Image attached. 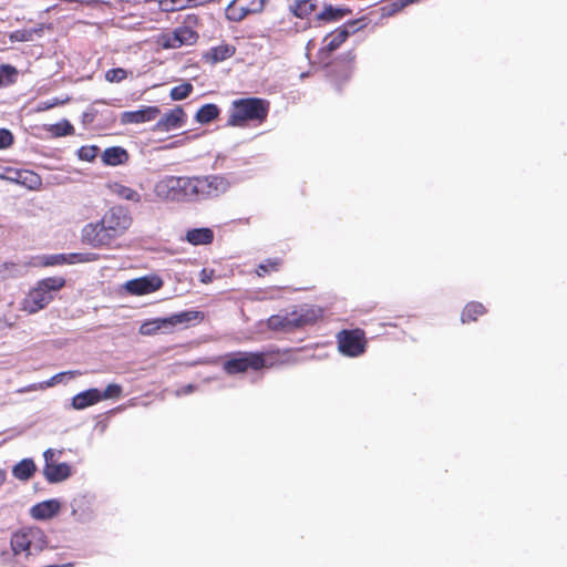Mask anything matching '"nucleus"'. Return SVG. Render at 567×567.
Returning <instances> with one entry per match:
<instances>
[{"instance_id":"37998d69","label":"nucleus","mask_w":567,"mask_h":567,"mask_svg":"<svg viewBox=\"0 0 567 567\" xmlns=\"http://www.w3.org/2000/svg\"><path fill=\"white\" fill-rule=\"evenodd\" d=\"M171 6L166 8L167 11L182 10L189 7L188 0H169Z\"/></svg>"},{"instance_id":"5fc2aeb1","label":"nucleus","mask_w":567,"mask_h":567,"mask_svg":"<svg viewBox=\"0 0 567 567\" xmlns=\"http://www.w3.org/2000/svg\"><path fill=\"white\" fill-rule=\"evenodd\" d=\"M308 75H309V72H303V73H301V74H300V78H301V79H305V78H307Z\"/></svg>"},{"instance_id":"c85d7f7f","label":"nucleus","mask_w":567,"mask_h":567,"mask_svg":"<svg viewBox=\"0 0 567 567\" xmlns=\"http://www.w3.org/2000/svg\"><path fill=\"white\" fill-rule=\"evenodd\" d=\"M113 193L116 194L118 197L130 200V202H134V203L141 202L140 193H137L135 189H133L131 187H127V186H124L121 184H115L113 186Z\"/></svg>"},{"instance_id":"f03ea898","label":"nucleus","mask_w":567,"mask_h":567,"mask_svg":"<svg viewBox=\"0 0 567 567\" xmlns=\"http://www.w3.org/2000/svg\"><path fill=\"white\" fill-rule=\"evenodd\" d=\"M47 533L38 526H24L10 538L12 557L18 565L29 566L49 547Z\"/></svg>"},{"instance_id":"20e7f679","label":"nucleus","mask_w":567,"mask_h":567,"mask_svg":"<svg viewBox=\"0 0 567 567\" xmlns=\"http://www.w3.org/2000/svg\"><path fill=\"white\" fill-rule=\"evenodd\" d=\"M155 195L167 202L193 203L194 178L193 176H162L154 186Z\"/></svg>"},{"instance_id":"6e6552de","label":"nucleus","mask_w":567,"mask_h":567,"mask_svg":"<svg viewBox=\"0 0 567 567\" xmlns=\"http://www.w3.org/2000/svg\"><path fill=\"white\" fill-rule=\"evenodd\" d=\"M265 365L261 353L235 352L226 357L223 368L228 374L244 373L248 369L259 370Z\"/></svg>"},{"instance_id":"6e6d98bb","label":"nucleus","mask_w":567,"mask_h":567,"mask_svg":"<svg viewBox=\"0 0 567 567\" xmlns=\"http://www.w3.org/2000/svg\"><path fill=\"white\" fill-rule=\"evenodd\" d=\"M145 326L141 327L142 333H148V331H145Z\"/></svg>"},{"instance_id":"c756f323","label":"nucleus","mask_w":567,"mask_h":567,"mask_svg":"<svg viewBox=\"0 0 567 567\" xmlns=\"http://www.w3.org/2000/svg\"><path fill=\"white\" fill-rule=\"evenodd\" d=\"M193 92V85L189 82H185L181 85L174 86L171 90L169 96L173 101H182L189 96Z\"/></svg>"},{"instance_id":"bb28decb","label":"nucleus","mask_w":567,"mask_h":567,"mask_svg":"<svg viewBox=\"0 0 567 567\" xmlns=\"http://www.w3.org/2000/svg\"><path fill=\"white\" fill-rule=\"evenodd\" d=\"M219 109L216 104H205L196 113L195 120L200 124H207L217 118Z\"/></svg>"},{"instance_id":"f257e3e1","label":"nucleus","mask_w":567,"mask_h":567,"mask_svg":"<svg viewBox=\"0 0 567 567\" xmlns=\"http://www.w3.org/2000/svg\"><path fill=\"white\" fill-rule=\"evenodd\" d=\"M132 217L123 206L110 208L96 223L86 224L82 229V241L93 248L110 247L131 226Z\"/></svg>"},{"instance_id":"cd10ccee","label":"nucleus","mask_w":567,"mask_h":567,"mask_svg":"<svg viewBox=\"0 0 567 567\" xmlns=\"http://www.w3.org/2000/svg\"><path fill=\"white\" fill-rule=\"evenodd\" d=\"M18 70L10 64L0 65V87L9 86L17 82Z\"/></svg>"},{"instance_id":"393cba45","label":"nucleus","mask_w":567,"mask_h":567,"mask_svg":"<svg viewBox=\"0 0 567 567\" xmlns=\"http://www.w3.org/2000/svg\"><path fill=\"white\" fill-rule=\"evenodd\" d=\"M349 13L350 10L347 8H336L331 4H326L323 10L317 14V19L320 21H339Z\"/></svg>"},{"instance_id":"9b49d317","label":"nucleus","mask_w":567,"mask_h":567,"mask_svg":"<svg viewBox=\"0 0 567 567\" xmlns=\"http://www.w3.org/2000/svg\"><path fill=\"white\" fill-rule=\"evenodd\" d=\"M198 34L189 27L182 25L172 32L162 35V45L165 49H177L183 45H193L196 43Z\"/></svg>"},{"instance_id":"39448f33","label":"nucleus","mask_w":567,"mask_h":567,"mask_svg":"<svg viewBox=\"0 0 567 567\" xmlns=\"http://www.w3.org/2000/svg\"><path fill=\"white\" fill-rule=\"evenodd\" d=\"M319 310L302 306L285 315H274L267 320L269 329L278 332H293L313 323L319 317Z\"/></svg>"},{"instance_id":"a19ab883","label":"nucleus","mask_w":567,"mask_h":567,"mask_svg":"<svg viewBox=\"0 0 567 567\" xmlns=\"http://www.w3.org/2000/svg\"><path fill=\"white\" fill-rule=\"evenodd\" d=\"M66 264L65 254L51 255L45 257V266L63 265Z\"/></svg>"},{"instance_id":"de8ad7c7","label":"nucleus","mask_w":567,"mask_h":567,"mask_svg":"<svg viewBox=\"0 0 567 567\" xmlns=\"http://www.w3.org/2000/svg\"><path fill=\"white\" fill-rule=\"evenodd\" d=\"M32 32L33 31H31V30L30 31H28V30L17 31L16 38L21 41H30V40H32Z\"/></svg>"},{"instance_id":"5701e85b","label":"nucleus","mask_w":567,"mask_h":567,"mask_svg":"<svg viewBox=\"0 0 567 567\" xmlns=\"http://www.w3.org/2000/svg\"><path fill=\"white\" fill-rule=\"evenodd\" d=\"M28 267V262H4L0 265V280L9 277H21L25 274Z\"/></svg>"},{"instance_id":"f3484780","label":"nucleus","mask_w":567,"mask_h":567,"mask_svg":"<svg viewBox=\"0 0 567 567\" xmlns=\"http://www.w3.org/2000/svg\"><path fill=\"white\" fill-rule=\"evenodd\" d=\"M72 475V467L68 463H55L43 466V476L50 484L61 483Z\"/></svg>"},{"instance_id":"c9c22d12","label":"nucleus","mask_w":567,"mask_h":567,"mask_svg":"<svg viewBox=\"0 0 567 567\" xmlns=\"http://www.w3.org/2000/svg\"><path fill=\"white\" fill-rule=\"evenodd\" d=\"M413 2H415V0H392L386 7L383 8V10H385L388 14H394Z\"/></svg>"},{"instance_id":"e433bc0d","label":"nucleus","mask_w":567,"mask_h":567,"mask_svg":"<svg viewBox=\"0 0 567 567\" xmlns=\"http://www.w3.org/2000/svg\"><path fill=\"white\" fill-rule=\"evenodd\" d=\"M281 261L280 259H268L265 262L260 264L257 270L259 276L269 272L270 270H278Z\"/></svg>"},{"instance_id":"8fccbe9b","label":"nucleus","mask_w":567,"mask_h":567,"mask_svg":"<svg viewBox=\"0 0 567 567\" xmlns=\"http://www.w3.org/2000/svg\"><path fill=\"white\" fill-rule=\"evenodd\" d=\"M264 7V0H260V3L257 6V7H254L251 9H247L246 12H256V11H260Z\"/></svg>"},{"instance_id":"b1692460","label":"nucleus","mask_w":567,"mask_h":567,"mask_svg":"<svg viewBox=\"0 0 567 567\" xmlns=\"http://www.w3.org/2000/svg\"><path fill=\"white\" fill-rule=\"evenodd\" d=\"M235 53V48L229 44H221L218 47L212 48L207 54L206 58L210 60L213 63H218L221 61H225L226 59L233 56Z\"/></svg>"},{"instance_id":"2f4dec72","label":"nucleus","mask_w":567,"mask_h":567,"mask_svg":"<svg viewBox=\"0 0 567 567\" xmlns=\"http://www.w3.org/2000/svg\"><path fill=\"white\" fill-rule=\"evenodd\" d=\"M50 131L54 136H66L73 134L74 127L68 120H63L62 122L52 125Z\"/></svg>"},{"instance_id":"72a5a7b5","label":"nucleus","mask_w":567,"mask_h":567,"mask_svg":"<svg viewBox=\"0 0 567 567\" xmlns=\"http://www.w3.org/2000/svg\"><path fill=\"white\" fill-rule=\"evenodd\" d=\"M127 78V71L122 68H115L106 71L105 79L111 83H120Z\"/></svg>"},{"instance_id":"f8f14e48","label":"nucleus","mask_w":567,"mask_h":567,"mask_svg":"<svg viewBox=\"0 0 567 567\" xmlns=\"http://www.w3.org/2000/svg\"><path fill=\"white\" fill-rule=\"evenodd\" d=\"M95 496L84 493L75 496L71 502V514L80 523H89L95 516Z\"/></svg>"},{"instance_id":"864d4df0","label":"nucleus","mask_w":567,"mask_h":567,"mask_svg":"<svg viewBox=\"0 0 567 567\" xmlns=\"http://www.w3.org/2000/svg\"><path fill=\"white\" fill-rule=\"evenodd\" d=\"M0 178H2V179H10V181H14L16 179L12 176H6L4 174H2V172H0Z\"/></svg>"},{"instance_id":"a878e982","label":"nucleus","mask_w":567,"mask_h":567,"mask_svg":"<svg viewBox=\"0 0 567 567\" xmlns=\"http://www.w3.org/2000/svg\"><path fill=\"white\" fill-rule=\"evenodd\" d=\"M485 307L476 301L468 302L462 311L461 320L463 323L475 321L485 313Z\"/></svg>"},{"instance_id":"412c9836","label":"nucleus","mask_w":567,"mask_h":567,"mask_svg":"<svg viewBox=\"0 0 567 567\" xmlns=\"http://www.w3.org/2000/svg\"><path fill=\"white\" fill-rule=\"evenodd\" d=\"M127 158V152L120 146L107 147L102 155L103 162L110 166L123 164Z\"/></svg>"},{"instance_id":"c03bdc74","label":"nucleus","mask_w":567,"mask_h":567,"mask_svg":"<svg viewBox=\"0 0 567 567\" xmlns=\"http://www.w3.org/2000/svg\"><path fill=\"white\" fill-rule=\"evenodd\" d=\"M213 277H214V270L203 268L199 272V279L203 284L212 282Z\"/></svg>"},{"instance_id":"473e14b6","label":"nucleus","mask_w":567,"mask_h":567,"mask_svg":"<svg viewBox=\"0 0 567 567\" xmlns=\"http://www.w3.org/2000/svg\"><path fill=\"white\" fill-rule=\"evenodd\" d=\"M100 148L94 145L82 146L78 150V156L81 161L92 162L99 153Z\"/></svg>"},{"instance_id":"aec40b11","label":"nucleus","mask_w":567,"mask_h":567,"mask_svg":"<svg viewBox=\"0 0 567 567\" xmlns=\"http://www.w3.org/2000/svg\"><path fill=\"white\" fill-rule=\"evenodd\" d=\"M37 471L35 463L32 458H23L12 467V475L20 481L30 480Z\"/></svg>"},{"instance_id":"79ce46f5","label":"nucleus","mask_w":567,"mask_h":567,"mask_svg":"<svg viewBox=\"0 0 567 567\" xmlns=\"http://www.w3.org/2000/svg\"><path fill=\"white\" fill-rule=\"evenodd\" d=\"M62 102L59 101V99H52V100H48V101H42L39 103L38 105V110L39 111H47V110H50L59 104H61Z\"/></svg>"},{"instance_id":"7ed1b4c3","label":"nucleus","mask_w":567,"mask_h":567,"mask_svg":"<svg viewBox=\"0 0 567 567\" xmlns=\"http://www.w3.org/2000/svg\"><path fill=\"white\" fill-rule=\"evenodd\" d=\"M269 102L259 97H244L233 101L230 115L227 121L229 126L243 127L248 123L261 124L269 113Z\"/></svg>"},{"instance_id":"7c9ffc66","label":"nucleus","mask_w":567,"mask_h":567,"mask_svg":"<svg viewBox=\"0 0 567 567\" xmlns=\"http://www.w3.org/2000/svg\"><path fill=\"white\" fill-rule=\"evenodd\" d=\"M200 318H203V316L199 311H183V312L174 315L171 318V322L172 323H186V322L196 321Z\"/></svg>"},{"instance_id":"58836bf2","label":"nucleus","mask_w":567,"mask_h":567,"mask_svg":"<svg viewBox=\"0 0 567 567\" xmlns=\"http://www.w3.org/2000/svg\"><path fill=\"white\" fill-rule=\"evenodd\" d=\"M80 374L79 371H68V372H60V373H56L55 375H53L50 380H48L45 382V385L47 386H53L60 382L63 381L64 378H73L75 375Z\"/></svg>"},{"instance_id":"f704fd0d","label":"nucleus","mask_w":567,"mask_h":567,"mask_svg":"<svg viewBox=\"0 0 567 567\" xmlns=\"http://www.w3.org/2000/svg\"><path fill=\"white\" fill-rule=\"evenodd\" d=\"M122 393V386L120 384H109L106 389L101 392L100 391V401L107 400L112 398H118Z\"/></svg>"},{"instance_id":"4be33fe9","label":"nucleus","mask_w":567,"mask_h":567,"mask_svg":"<svg viewBox=\"0 0 567 567\" xmlns=\"http://www.w3.org/2000/svg\"><path fill=\"white\" fill-rule=\"evenodd\" d=\"M289 9L296 17L305 19L316 11L317 3L312 0H295Z\"/></svg>"},{"instance_id":"2eb2a0df","label":"nucleus","mask_w":567,"mask_h":567,"mask_svg":"<svg viewBox=\"0 0 567 567\" xmlns=\"http://www.w3.org/2000/svg\"><path fill=\"white\" fill-rule=\"evenodd\" d=\"M161 114L158 106H143L136 111H126L121 114L122 124H141L155 120Z\"/></svg>"},{"instance_id":"ea45409f","label":"nucleus","mask_w":567,"mask_h":567,"mask_svg":"<svg viewBox=\"0 0 567 567\" xmlns=\"http://www.w3.org/2000/svg\"><path fill=\"white\" fill-rule=\"evenodd\" d=\"M13 143V135L7 128H0V150L8 148Z\"/></svg>"},{"instance_id":"4d7b16f0","label":"nucleus","mask_w":567,"mask_h":567,"mask_svg":"<svg viewBox=\"0 0 567 567\" xmlns=\"http://www.w3.org/2000/svg\"><path fill=\"white\" fill-rule=\"evenodd\" d=\"M311 44H312V41H309L308 44H307V50L308 51H309Z\"/></svg>"},{"instance_id":"a18cd8bd","label":"nucleus","mask_w":567,"mask_h":567,"mask_svg":"<svg viewBox=\"0 0 567 567\" xmlns=\"http://www.w3.org/2000/svg\"><path fill=\"white\" fill-rule=\"evenodd\" d=\"M65 260L66 264H81L82 260V252H73V254H65Z\"/></svg>"},{"instance_id":"423d86ee","label":"nucleus","mask_w":567,"mask_h":567,"mask_svg":"<svg viewBox=\"0 0 567 567\" xmlns=\"http://www.w3.org/2000/svg\"><path fill=\"white\" fill-rule=\"evenodd\" d=\"M64 284L65 280L61 277H50L39 281L37 287L29 292L24 309L30 313L43 309L53 299V293L60 290Z\"/></svg>"},{"instance_id":"dca6fc26","label":"nucleus","mask_w":567,"mask_h":567,"mask_svg":"<svg viewBox=\"0 0 567 567\" xmlns=\"http://www.w3.org/2000/svg\"><path fill=\"white\" fill-rule=\"evenodd\" d=\"M61 504L58 499H48L33 505L30 515L37 520L53 518L60 512Z\"/></svg>"},{"instance_id":"9d476101","label":"nucleus","mask_w":567,"mask_h":567,"mask_svg":"<svg viewBox=\"0 0 567 567\" xmlns=\"http://www.w3.org/2000/svg\"><path fill=\"white\" fill-rule=\"evenodd\" d=\"M339 351L347 357H359L365 351L364 332L360 329L342 330L337 336Z\"/></svg>"},{"instance_id":"0eeeda50","label":"nucleus","mask_w":567,"mask_h":567,"mask_svg":"<svg viewBox=\"0 0 567 567\" xmlns=\"http://www.w3.org/2000/svg\"><path fill=\"white\" fill-rule=\"evenodd\" d=\"M194 178V196L195 202L216 198L225 194L231 183L224 175H200Z\"/></svg>"},{"instance_id":"1a4fd4ad","label":"nucleus","mask_w":567,"mask_h":567,"mask_svg":"<svg viewBox=\"0 0 567 567\" xmlns=\"http://www.w3.org/2000/svg\"><path fill=\"white\" fill-rule=\"evenodd\" d=\"M365 27L364 19L351 20L344 23L342 27L327 35L323 40L326 42L324 47L319 50L320 59H326L328 55L336 51L350 34L355 33L357 31L363 29Z\"/></svg>"},{"instance_id":"603ef678","label":"nucleus","mask_w":567,"mask_h":567,"mask_svg":"<svg viewBox=\"0 0 567 567\" xmlns=\"http://www.w3.org/2000/svg\"><path fill=\"white\" fill-rule=\"evenodd\" d=\"M93 120V114L91 113H84L83 114V122L86 123V122H91Z\"/></svg>"},{"instance_id":"6ab92c4d","label":"nucleus","mask_w":567,"mask_h":567,"mask_svg":"<svg viewBox=\"0 0 567 567\" xmlns=\"http://www.w3.org/2000/svg\"><path fill=\"white\" fill-rule=\"evenodd\" d=\"M185 240L193 246L209 245L214 240V231L207 227L193 228L187 230Z\"/></svg>"},{"instance_id":"3c124183","label":"nucleus","mask_w":567,"mask_h":567,"mask_svg":"<svg viewBox=\"0 0 567 567\" xmlns=\"http://www.w3.org/2000/svg\"><path fill=\"white\" fill-rule=\"evenodd\" d=\"M7 478V473L4 470L0 468V487L3 485Z\"/></svg>"},{"instance_id":"4468645a","label":"nucleus","mask_w":567,"mask_h":567,"mask_svg":"<svg viewBox=\"0 0 567 567\" xmlns=\"http://www.w3.org/2000/svg\"><path fill=\"white\" fill-rule=\"evenodd\" d=\"M186 122V114L181 106L165 113L155 124L154 131L169 132L181 128Z\"/></svg>"},{"instance_id":"09e8293b","label":"nucleus","mask_w":567,"mask_h":567,"mask_svg":"<svg viewBox=\"0 0 567 567\" xmlns=\"http://www.w3.org/2000/svg\"><path fill=\"white\" fill-rule=\"evenodd\" d=\"M99 255L95 252H82L83 262H91L97 260Z\"/></svg>"},{"instance_id":"49530a36","label":"nucleus","mask_w":567,"mask_h":567,"mask_svg":"<svg viewBox=\"0 0 567 567\" xmlns=\"http://www.w3.org/2000/svg\"><path fill=\"white\" fill-rule=\"evenodd\" d=\"M195 390H196V385L187 384V385H184V386L179 388L178 390H176V395L177 396L188 395V394L193 393Z\"/></svg>"},{"instance_id":"a211bd4d","label":"nucleus","mask_w":567,"mask_h":567,"mask_svg":"<svg viewBox=\"0 0 567 567\" xmlns=\"http://www.w3.org/2000/svg\"><path fill=\"white\" fill-rule=\"evenodd\" d=\"M97 402H100V390L92 388L74 395L72 406L75 410H83Z\"/></svg>"},{"instance_id":"4c0bfd02","label":"nucleus","mask_w":567,"mask_h":567,"mask_svg":"<svg viewBox=\"0 0 567 567\" xmlns=\"http://www.w3.org/2000/svg\"><path fill=\"white\" fill-rule=\"evenodd\" d=\"M62 453L63 451L54 449H48L47 451H44V466H51L58 463V460L61 457Z\"/></svg>"},{"instance_id":"ddd939ff","label":"nucleus","mask_w":567,"mask_h":567,"mask_svg":"<svg viewBox=\"0 0 567 567\" xmlns=\"http://www.w3.org/2000/svg\"><path fill=\"white\" fill-rule=\"evenodd\" d=\"M163 280L156 275L135 278L125 282L126 291L134 296H143L158 290Z\"/></svg>"}]
</instances>
